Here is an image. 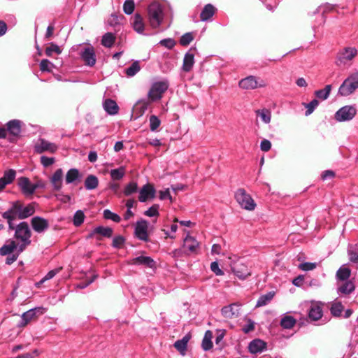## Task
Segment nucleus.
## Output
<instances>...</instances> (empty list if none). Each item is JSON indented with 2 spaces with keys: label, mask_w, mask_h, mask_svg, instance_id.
<instances>
[{
  "label": "nucleus",
  "mask_w": 358,
  "mask_h": 358,
  "mask_svg": "<svg viewBox=\"0 0 358 358\" xmlns=\"http://www.w3.org/2000/svg\"><path fill=\"white\" fill-rule=\"evenodd\" d=\"M350 260L355 263H358V252L355 251L352 248L348 250Z\"/></svg>",
  "instance_id": "63"
},
{
  "label": "nucleus",
  "mask_w": 358,
  "mask_h": 358,
  "mask_svg": "<svg viewBox=\"0 0 358 358\" xmlns=\"http://www.w3.org/2000/svg\"><path fill=\"white\" fill-rule=\"evenodd\" d=\"M172 15V8L169 4H162L158 1L151 3L148 8L150 25L152 28H158L164 22L165 17Z\"/></svg>",
  "instance_id": "1"
},
{
  "label": "nucleus",
  "mask_w": 358,
  "mask_h": 358,
  "mask_svg": "<svg viewBox=\"0 0 358 358\" xmlns=\"http://www.w3.org/2000/svg\"><path fill=\"white\" fill-rule=\"evenodd\" d=\"M357 108L355 105H346L339 108L334 114V119L339 122L352 120L357 115Z\"/></svg>",
  "instance_id": "6"
},
{
  "label": "nucleus",
  "mask_w": 358,
  "mask_h": 358,
  "mask_svg": "<svg viewBox=\"0 0 358 358\" xmlns=\"http://www.w3.org/2000/svg\"><path fill=\"white\" fill-rule=\"evenodd\" d=\"M80 178V174L77 169H69L65 176V182L66 184L75 183Z\"/></svg>",
  "instance_id": "30"
},
{
  "label": "nucleus",
  "mask_w": 358,
  "mask_h": 358,
  "mask_svg": "<svg viewBox=\"0 0 358 358\" xmlns=\"http://www.w3.org/2000/svg\"><path fill=\"white\" fill-rule=\"evenodd\" d=\"M7 131L10 134L17 136L21 132V122L19 120H13L7 123Z\"/></svg>",
  "instance_id": "28"
},
{
  "label": "nucleus",
  "mask_w": 358,
  "mask_h": 358,
  "mask_svg": "<svg viewBox=\"0 0 358 358\" xmlns=\"http://www.w3.org/2000/svg\"><path fill=\"white\" fill-rule=\"evenodd\" d=\"M15 238L20 241L18 245V253H21L31 243V230L26 222H20L15 228Z\"/></svg>",
  "instance_id": "2"
},
{
  "label": "nucleus",
  "mask_w": 358,
  "mask_h": 358,
  "mask_svg": "<svg viewBox=\"0 0 358 358\" xmlns=\"http://www.w3.org/2000/svg\"><path fill=\"white\" fill-rule=\"evenodd\" d=\"M319 101L317 99H313L308 103H305L304 106L306 108V115L308 116L310 115L314 110L318 106Z\"/></svg>",
  "instance_id": "48"
},
{
  "label": "nucleus",
  "mask_w": 358,
  "mask_h": 358,
  "mask_svg": "<svg viewBox=\"0 0 358 358\" xmlns=\"http://www.w3.org/2000/svg\"><path fill=\"white\" fill-rule=\"evenodd\" d=\"M317 266L316 263L305 262L299 265V268L302 271H308L315 269Z\"/></svg>",
  "instance_id": "58"
},
{
  "label": "nucleus",
  "mask_w": 358,
  "mask_h": 358,
  "mask_svg": "<svg viewBox=\"0 0 358 358\" xmlns=\"http://www.w3.org/2000/svg\"><path fill=\"white\" fill-rule=\"evenodd\" d=\"M189 337L187 336H185L183 337L181 340L177 341L174 343V347L180 352H183L186 350L187 344L189 341Z\"/></svg>",
  "instance_id": "45"
},
{
  "label": "nucleus",
  "mask_w": 358,
  "mask_h": 358,
  "mask_svg": "<svg viewBox=\"0 0 358 358\" xmlns=\"http://www.w3.org/2000/svg\"><path fill=\"white\" fill-rule=\"evenodd\" d=\"M16 176V172L13 169H9L4 172L3 176L0 178V192L4 189L7 185L13 182Z\"/></svg>",
  "instance_id": "19"
},
{
  "label": "nucleus",
  "mask_w": 358,
  "mask_h": 358,
  "mask_svg": "<svg viewBox=\"0 0 358 358\" xmlns=\"http://www.w3.org/2000/svg\"><path fill=\"white\" fill-rule=\"evenodd\" d=\"M148 106V102L145 101H138L133 108L134 119L141 117L146 111Z\"/></svg>",
  "instance_id": "26"
},
{
  "label": "nucleus",
  "mask_w": 358,
  "mask_h": 358,
  "mask_svg": "<svg viewBox=\"0 0 358 358\" xmlns=\"http://www.w3.org/2000/svg\"><path fill=\"white\" fill-rule=\"evenodd\" d=\"M351 274L350 269L345 265H343L336 272V278L340 280H346Z\"/></svg>",
  "instance_id": "39"
},
{
  "label": "nucleus",
  "mask_w": 358,
  "mask_h": 358,
  "mask_svg": "<svg viewBox=\"0 0 358 358\" xmlns=\"http://www.w3.org/2000/svg\"><path fill=\"white\" fill-rule=\"evenodd\" d=\"M45 52L47 56L51 57L53 53H56L57 55L61 54L62 49L57 45L52 43L46 48Z\"/></svg>",
  "instance_id": "46"
},
{
  "label": "nucleus",
  "mask_w": 358,
  "mask_h": 358,
  "mask_svg": "<svg viewBox=\"0 0 358 358\" xmlns=\"http://www.w3.org/2000/svg\"><path fill=\"white\" fill-rule=\"evenodd\" d=\"M216 8L210 3L206 5L202 10L200 17L202 21L209 20L215 13Z\"/></svg>",
  "instance_id": "32"
},
{
  "label": "nucleus",
  "mask_w": 358,
  "mask_h": 358,
  "mask_svg": "<svg viewBox=\"0 0 358 358\" xmlns=\"http://www.w3.org/2000/svg\"><path fill=\"white\" fill-rule=\"evenodd\" d=\"M210 269L216 275H224V272L219 268V265L216 262H213L210 264Z\"/></svg>",
  "instance_id": "61"
},
{
  "label": "nucleus",
  "mask_w": 358,
  "mask_h": 358,
  "mask_svg": "<svg viewBox=\"0 0 358 358\" xmlns=\"http://www.w3.org/2000/svg\"><path fill=\"white\" fill-rule=\"evenodd\" d=\"M18 245L14 241H9L1 248H0V255L6 256L10 254L15 253V250L17 252Z\"/></svg>",
  "instance_id": "25"
},
{
  "label": "nucleus",
  "mask_w": 358,
  "mask_h": 358,
  "mask_svg": "<svg viewBox=\"0 0 358 358\" xmlns=\"http://www.w3.org/2000/svg\"><path fill=\"white\" fill-rule=\"evenodd\" d=\"M275 293L270 292L266 294L262 295L257 300L256 307H262L268 304L273 298Z\"/></svg>",
  "instance_id": "40"
},
{
  "label": "nucleus",
  "mask_w": 358,
  "mask_h": 358,
  "mask_svg": "<svg viewBox=\"0 0 358 358\" xmlns=\"http://www.w3.org/2000/svg\"><path fill=\"white\" fill-rule=\"evenodd\" d=\"M140 71V66L138 62H134L129 68L126 69L125 72L128 76H134Z\"/></svg>",
  "instance_id": "49"
},
{
  "label": "nucleus",
  "mask_w": 358,
  "mask_h": 358,
  "mask_svg": "<svg viewBox=\"0 0 358 358\" xmlns=\"http://www.w3.org/2000/svg\"><path fill=\"white\" fill-rule=\"evenodd\" d=\"M104 110L110 115H115L118 112V106L116 102L111 99H106L103 103Z\"/></svg>",
  "instance_id": "33"
},
{
  "label": "nucleus",
  "mask_w": 358,
  "mask_h": 358,
  "mask_svg": "<svg viewBox=\"0 0 358 358\" xmlns=\"http://www.w3.org/2000/svg\"><path fill=\"white\" fill-rule=\"evenodd\" d=\"M20 201H15L10 203V208L2 213V217L8 222L10 229L13 230V221L20 219Z\"/></svg>",
  "instance_id": "8"
},
{
  "label": "nucleus",
  "mask_w": 358,
  "mask_h": 358,
  "mask_svg": "<svg viewBox=\"0 0 358 358\" xmlns=\"http://www.w3.org/2000/svg\"><path fill=\"white\" fill-rule=\"evenodd\" d=\"M63 171L62 169H57L52 176L50 177V180L55 191H59L63 186Z\"/></svg>",
  "instance_id": "18"
},
{
  "label": "nucleus",
  "mask_w": 358,
  "mask_h": 358,
  "mask_svg": "<svg viewBox=\"0 0 358 358\" xmlns=\"http://www.w3.org/2000/svg\"><path fill=\"white\" fill-rule=\"evenodd\" d=\"M159 199L161 200L169 199L171 202H173L172 196L170 194V192L169 189H166L165 190H161L159 192Z\"/></svg>",
  "instance_id": "60"
},
{
  "label": "nucleus",
  "mask_w": 358,
  "mask_h": 358,
  "mask_svg": "<svg viewBox=\"0 0 358 358\" xmlns=\"http://www.w3.org/2000/svg\"><path fill=\"white\" fill-rule=\"evenodd\" d=\"M168 87L169 84L166 81H160L154 83L148 93V96L150 100L156 101L161 99Z\"/></svg>",
  "instance_id": "10"
},
{
  "label": "nucleus",
  "mask_w": 358,
  "mask_h": 358,
  "mask_svg": "<svg viewBox=\"0 0 358 358\" xmlns=\"http://www.w3.org/2000/svg\"><path fill=\"white\" fill-rule=\"evenodd\" d=\"M54 67V64L48 59H42L40 63V69L42 71L50 72Z\"/></svg>",
  "instance_id": "54"
},
{
  "label": "nucleus",
  "mask_w": 358,
  "mask_h": 358,
  "mask_svg": "<svg viewBox=\"0 0 358 358\" xmlns=\"http://www.w3.org/2000/svg\"><path fill=\"white\" fill-rule=\"evenodd\" d=\"M138 189L137 183L134 182H129L124 188V194L126 196L131 195V194L136 192Z\"/></svg>",
  "instance_id": "55"
},
{
  "label": "nucleus",
  "mask_w": 358,
  "mask_h": 358,
  "mask_svg": "<svg viewBox=\"0 0 358 358\" xmlns=\"http://www.w3.org/2000/svg\"><path fill=\"white\" fill-rule=\"evenodd\" d=\"M230 267L234 275L241 280H245L251 275V271L243 261L236 257H229Z\"/></svg>",
  "instance_id": "4"
},
{
  "label": "nucleus",
  "mask_w": 358,
  "mask_h": 358,
  "mask_svg": "<svg viewBox=\"0 0 358 358\" xmlns=\"http://www.w3.org/2000/svg\"><path fill=\"white\" fill-rule=\"evenodd\" d=\"M55 159L54 157H48L46 156H42L41 157V163L45 167H48V166L53 164L55 163Z\"/></svg>",
  "instance_id": "59"
},
{
  "label": "nucleus",
  "mask_w": 358,
  "mask_h": 358,
  "mask_svg": "<svg viewBox=\"0 0 358 358\" xmlns=\"http://www.w3.org/2000/svg\"><path fill=\"white\" fill-rule=\"evenodd\" d=\"M115 39L113 34L106 33L102 37L101 44L106 48H110L113 45Z\"/></svg>",
  "instance_id": "44"
},
{
  "label": "nucleus",
  "mask_w": 358,
  "mask_h": 358,
  "mask_svg": "<svg viewBox=\"0 0 358 358\" xmlns=\"http://www.w3.org/2000/svg\"><path fill=\"white\" fill-rule=\"evenodd\" d=\"M194 64V55L190 52H187L184 57L182 70L185 72H189L192 70Z\"/></svg>",
  "instance_id": "29"
},
{
  "label": "nucleus",
  "mask_w": 358,
  "mask_h": 358,
  "mask_svg": "<svg viewBox=\"0 0 358 358\" xmlns=\"http://www.w3.org/2000/svg\"><path fill=\"white\" fill-rule=\"evenodd\" d=\"M35 151L38 153L48 152L54 153L57 150V146L52 143H50L44 139H39L35 145Z\"/></svg>",
  "instance_id": "12"
},
{
  "label": "nucleus",
  "mask_w": 358,
  "mask_h": 358,
  "mask_svg": "<svg viewBox=\"0 0 358 358\" xmlns=\"http://www.w3.org/2000/svg\"><path fill=\"white\" fill-rule=\"evenodd\" d=\"M155 196V189L150 184L145 185L139 192L138 199L141 202H145L149 199Z\"/></svg>",
  "instance_id": "17"
},
{
  "label": "nucleus",
  "mask_w": 358,
  "mask_h": 358,
  "mask_svg": "<svg viewBox=\"0 0 358 358\" xmlns=\"http://www.w3.org/2000/svg\"><path fill=\"white\" fill-rule=\"evenodd\" d=\"M295 324L296 320L289 315L284 316L280 321V325L285 329H291Z\"/></svg>",
  "instance_id": "42"
},
{
  "label": "nucleus",
  "mask_w": 358,
  "mask_h": 358,
  "mask_svg": "<svg viewBox=\"0 0 358 358\" xmlns=\"http://www.w3.org/2000/svg\"><path fill=\"white\" fill-rule=\"evenodd\" d=\"M130 264L134 265H144L149 268H153L155 265V261L150 257L139 256L130 260Z\"/></svg>",
  "instance_id": "22"
},
{
  "label": "nucleus",
  "mask_w": 358,
  "mask_h": 358,
  "mask_svg": "<svg viewBox=\"0 0 358 358\" xmlns=\"http://www.w3.org/2000/svg\"><path fill=\"white\" fill-rule=\"evenodd\" d=\"M148 223L144 220L138 221L135 227V234L137 238L142 241H147L148 238Z\"/></svg>",
  "instance_id": "15"
},
{
  "label": "nucleus",
  "mask_w": 358,
  "mask_h": 358,
  "mask_svg": "<svg viewBox=\"0 0 358 358\" xmlns=\"http://www.w3.org/2000/svg\"><path fill=\"white\" fill-rule=\"evenodd\" d=\"M199 245V242L189 234L184 238L182 248L187 255L196 253Z\"/></svg>",
  "instance_id": "11"
},
{
  "label": "nucleus",
  "mask_w": 358,
  "mask_h": 358,
  "mask_svg": "<svg viewBox=\"0 0 358 358\" xmlns=\"http://www.w3.org/2000/svg\"><path fill=\"white\" fill-rule=\"evenodd\" d=\"M266 348V343L260 340L255 339L250 342L249 344V350L252 354L260 353L262 352Z\"/></svg>",
  "instance_id": "27"
},
{
  "label": "nucleus",
  "mask_w": 358,
  "mask_h": 358,
  "mask_svg": "<svg viewBox=\"0 0 358 358\" xmlns=\"http://www.w3.org/2000/svg\"><path fill=\"white\" fill-rule=\"evenodd\" d=\"M17 184L25 196L32 195L36 190V187H34V184L26 177L18 178Z\"/></svg>",
  "instance_id": "14"
},
{
  "label": "nucleus",
  "mask_w": 358,
  "mask_h": 358,
  "mask_svg": "<svg viewBox=\"0 0 358 358\" xmlns=\"http://www.w3.org/2000/svg\"><path fill=\"white\" fill-rule=\"evenodd\" d=\"M126 173V169L124 166L110 171V176L113 180H120Z\"/></svg>",
  "instance_id": "38"
},
{
  "label": "nucleus",
  "mask_w": 358,
  "mask_h": 358,
  "mask_svg": "<svg viewBox=\"0 0 358 358\" xmlns=\"http://www.w3.org/2000/svg\"><path fill=\"white\" fill-rule=\"evenodd\" d=\"M343 309V306L341 302H334L331 308V312L334 316H339Z\"/></svg>",
  "instance_id": "52"
},
{
  "label": "nucleus",
  "mask_w": 358,
  "mask_h": 358,
  "mask_svg": "<svg viewBox=\"0 0 358 358\" xmlns=\"http://www.w3.org/2000/svg\"><path fill=\"white\" fill-rule=\"evenodd\" d=\"M358 51L355 47H345L341 49L336 57V64L338 66H344L352 62L357 57Z\"/></svg>",
  "instance_id": "5"
},
{
  "label": "nucleus",
  "mask_w": 358,
  "mask_h": 358,
  "mask_svg": "<svg viewBox=\"0 0 358 358\" xmlns=\"http://www.w3.org/2000/svg\"><path fill=\"white\" fill-rule=\"evenodd\" d=\"M103 217L106 219L111 220L115 222H119L121 220V218L118 215L111 212L110 210L108 209L104 210Z\"/></svg>",
  "instance_id": "53"
},
{
  "label": "nucleus",
  "mask_w": 358,
  "mask_h": 358,
  "mask_svg": "<svg viewBox=\"0 0 358 358\" xmlns=\"http://www.w3.org/2000/svg\"><path fill=\"white\" fill-rule=\"evenodd\" d=\"M135 3L134 0H126L123 5V10L127 14L130 15L134 12Z\"/></svg>",
  "instance_id": "50"
},
{
  "label": "nucleus",
  "mask_w": 358,
  "mask_h": 358,
  "mask_svg": "<svg viewBox=\"0 0 358 358\" xmlns=\"http://www.w3.org/2000/svg\"><path fill=\"white\" fill-rule=\"evenodd\" d=\"M31 224L33 229L37 233H43L49 227V222L47 220L36 216L31 220Z\"/></svg>",
  "instance_id": "13"
},
{
  "label": "nucleus",
  "mask_w": 358,
  "mask_h": 358,
  "mask_svg": "<svg viewBox=\"0 0 358 358\" xmlns=\"http://www.w3.org/2000/svg\"><path fill=\"white\" fill-rule=\"evenodd\" d=\"M239 311L240 305L238 303H231L223 307L221 310V313L225 318L231 319L237 317L239 315Z\"/></svg>",
  "instance_id": "16"
},
{
  "label": "nucleus",
  "mask_w": 358,
  "mask_h": 358,
  "mask_svg": "<svg viewBox=\"0 0 358 358\" xmlns=\"http://www.w3.org/2000/svg\"><path fill=\"white\" fill-rule=\"evenodd\" d=\"M81 57L85 64L90 66H94L96 63L95 52L92 47L85 48L81 54Z\"/></svg>",
  "instance_id": "20"
},
{
  "label": "nucleus",
  "mask_w": 358,
  "mask_h": 358,
  "mask_svg": "<svg viewBox=\"0 0 358 358\" xmlns=\"http://www.w3.org/2000/svg\"><path fill=\"white\" fill-rule=\"evenodd\" d=\"M85 217V214L82 210H77L73 216V224L76 227L81 225L84 222Z\"/></svg>",
  "instance_id": "47"
},
{
  "label": "nucleus",
  "mask_w": 358,
  "mask_h": 358,
  "mask_svg": "<svg viewBox=\"0 0 358 358\" xmlns=\"http://www.w3.org/2000/svg\"><path fill=\"white\" fill-rule=\"evenodd\" d=\"M358 90V70L350 73L340 85L338 94L341 96L352 95Z\"/></svg>",
  "instance_id": "3"
},
{
  "label": "nucleus",
  "mask_w": 358,
  "mask_h": 358,
  "mask_svg": "<svg viewBox=\"0 0 358 358\" xmlns=\"http://www.w3.org/2000/svg\"><path fill=\"white\" fill-rule=\"evenodd\" d=\"M271 148V143L268 140L264 139L261 142L260 148L264 152L268 151Z\"/></svg>",
  "instance_id": "64"
},
{
  "label": "nucleus",
  "mask_w": 358,
  "mask_h": 358,
  "mask_svg": "<svg viewBox=\"0 0 358 358\" xmlns=\"http://www.w3.org/2000/svg\"><path fill=\"white\" fill-rule=\"evenodd\" d=\"M332 87L331 85H327L324 89L319 90L315 92V96L322 101L327 99L329 96Z\"/></svg>",
  "instance_id": "35"
},
{
  "label": "nucleus",
  "mask_w": 358,
  "mask_h": 358,
  "mask_svg": "<svg viewBox=\"0 0 358 358\" xmlns=\"http://www.w3.org/2000/svg\"><path fill=\"white\" fill-rule=\"evenodd\" d=\"M235 198L242 208L247 210H255L256 203L252 196L245 189H238L235 194Z\"/></svg>",
  "instance_id": "7"
},
{
  "label": "nucleus",
  "mask_w": 358,
  "mask_h": 358,
  "mask_svg": "<svg viewBox=\"0 0 358 358\" xmlns=\"http://www.w3.org/2000/svg\"><path fill=\"white\" fill-rule=\"evenodd\" d=\"M150 122V129L151 131H154L157 129V128L161 124L160 120L156 115H151L149 119Z\"/></svg>",
  "instance_id": "51"
},
{
  "label": "nucleus",
  "mask_w": 358,
  "mask_h": 358,
  "mask_svg": "<svg viewBox=\"0 0 358 358\" xmlns=\"http://www.w3.org/2000/svg\"><path fill=\"white\" fill-rule=\"evenodd\" d=\"M257 117L265 124H269L271 120V112L267 108L258 109L255 111Z\"/></svg>",
  "instance_id": "34"
},
{
  "label": "nucleus",
  "mask_w": 358,
  "mask_h": 358,
  "mask_svg": "<svg viewBox=\"0 0 358 358\" xmlns=\"http://www.w3.org/2000/svg\"><path fill=\"white\" fill-rule=\"evenodd\" d=\"M113 234V229L110 227H104L102 226L94 228L88 235L87 238H94L96 235H100L103 237H110Z\"/></svg>",
  "instance_id": "23"
},
{
  "label": "nucleus",
  "mask_w": 358,
  "mask_h": 358,
  "mask_svg": "<svg viewBox=\"0 0 358 358\" xmlns=\"http://www.w3.org/2000/svg\"><path fill=\"white\" fill-rule=\"evenodd\" d=\"M194 39L192 33H186L182 35L180 40V43L182 45L186 46L188 45Z\"/></svg>",
  "instance_id": "57"
},
{
  "label": "nucleus",
  "mask_w": 358,
  "mask_h": 358,
  "mask_svg": "<svg viewBox=\"0 0 358 358\" xmlns=\"http://www.w3.org/2000/svg\"><path fill=\"white\" fill-rule=\"evenodd\" d=\"M212 338V332L209 330L206 331L203 339L202 341V348L204 350H208L213 347V343L211 341Z\"/></svg>",
  "instance_id": "41"
},
{
  "label": "nucleus",
  "mask_w": 358,
  "mask_h": 358,
  "mask_svg": "<svg viewBox=\"0 0 358 358\" xmlns=\"http://www.w3.org/2000/svg\"><path fill=\"white\" fill-rule=\"evenodd\" d=\"M99 180L94 175L88 176L85 180V187L87 189H94L98 187Z\"/></svg>",
  "instance_id": "37"
},
{
  "label": "nucleus",
  "mask_w": 358,
  "mask_h": 358,
  "mask_svg": "<svg viewBox=\"0 0 358 358\" xmlns=\"http://www.w3.org/2000/svg\"><path fill=\"white\" fill-rule=\"evenodd\" d=\"M35 213V203H31L24 206L20 201V219L23 220L32 215Z\"/></svg>",
  "instance_id": "21"
},
{
  "label": "nucleus",
  "mask_w": 358,
  "mask_h": 358,
  "mask_svg": "<svg viewBox=\"0 0 358 358\" xmlns=\"http://www.w3.org/2000/svg\"><path fill=\"white\" fill-rule=\"evenodd\" d=\"M266 85L264 80L252 76H248L239 82V87L244 90H255Z\"/></svg>",
  "instance_id": "9"
},
{
  "label": "nucleus",
  "mask_w": 358,
  "mask_h": 358,
  "mask_svg": "<svg viewBox=\"0 0 358 358\" xmlns=\"http://www.w3.org/2000/svg\"><path fill=\"white\" fill-rule=\"evenodd\" d=\"M355 289V285L352 281H347L338 287V292L345 294L351 293Z\"/></svg>",
  "instance_id": "43"
},
{
  "label": "nucleus",
  "mask_w": 358,
  "mask_h": 358,
  "mask_svg": "<svg viewBox=\"0 0 358 358\" xmlns=\"http://www.w3.org/2000/svg\"><path fill=\"white\" fill-rule=\"evenodd\" d=\"M132 26L134 29L139 33L143 34L145 29V23L143 17L139 14H136L133 18Z\"/></svg>",
  "instance_id": "31"
},
{
  "label": "nucleus",
  "mask_w": 358,
  "mask_h": 358,
  "mask_svg": "<svg viewBox=\"0 0 358 358\" xmlns=\"http://www.w3.org/2000/svg\"><path fill=\"white\" fill-rule=\"evenodd\" d=\"M41 310L40 308L35 309H30L29 310L24 313L22 315V322L21 325L25 326L30 322L33 318L36 316V311H39Z\"/></svg>",
  "instance_id": "36"
},
{
  "label": "nucleus",
  "mask_w": 358,
  "mask_h": 358,
  "mask_svg": "<svg viewBox=\"0 0 358 358\" xmlns=\"http://www.w3.org/2000/svg\"><path fill=\"white\" fill-rule=\"evenodd\" d=\"M159 205L154 204L144 214L148 217H157L159 215Z\"/></svg>",
  "instance_id": "56"
},
{
  "label": "nucleus",
  "mask_w": 358,
  "mask_h": 358,
  "mask_svg": "<svg viewBox=\"0 0 358 358\" xmlns=\"http://www.w3.org/2000/svg\"><path fill=\"white\" fill-rule=\"evenodd\" d=\"M124 242V239L122 236H118L113 238V246L115 248H120Z\"/></svg>",
  "instance_id": "62"
},
{
  "label": "nucleus",
  "mask_w": 358,
  "mask_h": 358,
  "mask_svg": "<svg viewBox=\"0 0 358 358\" xmlns=\"http://www.w3.org/2000/svg\"><path fill=\"white\" fill-rule=\"evenodd\" d=\"M308 316L310 319L314 321L320 320L322 316V309L320 303L315 302L312 303L309 312Z\"/></svg>",
  "instance_id": "24"
}]
</instances>
